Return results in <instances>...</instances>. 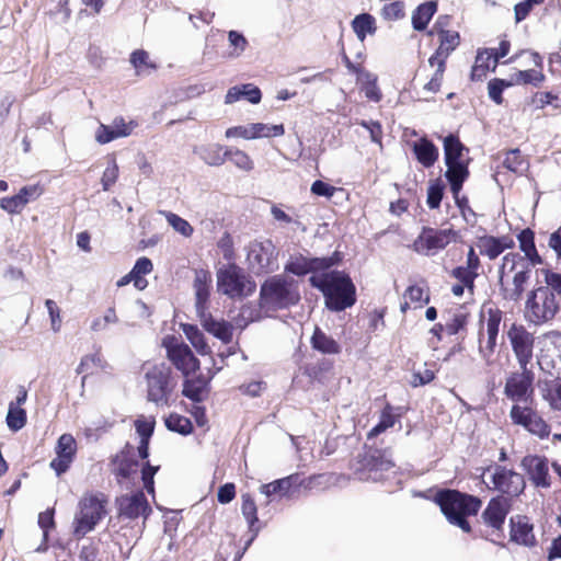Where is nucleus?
<instances>
[{
	"label": "nucleus",
	"mask_w": 561,
	"mask_h": 561,
	"mask_svg": "<svg viewBox=\"0 0 561 561\" xmlns=\"http://www.w3.org/2000/svg\"><path fill=\"white\" fill-rule=\"evenodd\" d=\"M193 152L206 164L211 167H219L224 164L227 159L226 149L218 144L196 146Z\"/></svg>",
	"instance_id": "29"
},
{
	"label": "nucleus",
	"mask_w": 561,
	"mask_h": 561,
	"mask_svg": "<svg viewBox=\"0 0 561 561\" xmlns=\"http://www.w3.org/2000/svg\"><path fill=\"white\" fill-rule=\"evenodd\" d=\"M436 503L439 505L442 513L446 516L447 520L458 526L465 533L471 530L466 517L476 515L481 507V500L460 493L455 490H444L436 494Z\"/></svg>",
	"instance_id": "3"
},
{
	"label": "nucleus",
	"mask_w": 561,
	"mask_h": 561,
	"mask_svg": "<svg viewBox=\"0 0 561 561\" xmlns=\"http://www.w3.org/2000/svg\"><path fill=\"white\" fill-rule=\"evenodd\" d=\"M56 458L50 461V468L57 476L65 473L75 459L77 453V442L71 434H62L55 448Z\"/></svg>",
	"instance_id": "18"
},
{
	"label": "nucleus",
	"mask_w": 561,
	"mask_h": 561,
	"mask_svg": "<svg viewBox=\"0 0 561 561\" xmlns=\"http://www.w3.org/2000/svg\"><path fill=\"white\" fill-rule=\"evenodd\" d=\"M513 80L516 83L533 84L534 87H539L545 80V75L540 70L536 69L519 70L515 72Z\"/></svg>",
	"instance_id": "50"
},
{
	"label": "nucleus",
	"mask_w": 561,
	"mask_h": 561,
	"mask_svg": "<svg viewBox=\"0 0 561 561\" xmlns=\"http://www.w3.org/2000/svg\"><path fill=\"white\" fill-rule=\"evenodd\" d=\"M511 540L526 547L536 543L533 525L527 517L517 515L511 518Z\"/></svg>",
	"instance_id": "26"
},
{
	"label": "nucleus",
	"mask_w": 561,
	"mask_h": 561,
	"mask_svg": "<svg viewBox=\"0 0 561 561\" xmlns=\"http://www.w3.org/2000/svg\"><path fill=\"white\" fill-rule=\"evenodd\" d=\"M165 426L168 430L182 435H187L193 430L191 420L176 413H172L165 419Z\"/></svg>",
	"instance_id": "46"
},
{
	"label": "nucleus",
	"mask_w": 561,
	"mask_h": 561,
	"mask_svg": "<svg viewBox=\"0 0 561 561\" xmlns=\"http://www.w3.org/2000/svg\"><path fill=\"white\" fill-rule=\"evenodd\" d=\"M134 127V122L126 123L124 118H115L111 125L101 124L99 126L95 139L99 144H107L117 138L129 136Z\"/></svg>",
	"instance_id": "24"
},
{
	"label": "nucleus",
	"mask_w": 561,
	"mask_h": 561,
	"mask_svg": "<svg viewBox=\"0 0 561 561\" xmlns=\"http://www.w3.org/2000/svg\"><path fill=\"white\" fill-rule=\"evenodd\" d=\"M228 41L231 49L228 51L229 58H238L243 51L247 49L248 41L247 38L237 31H230L228 33Z\"/></svg>",
	"instance_id": "49"
},
{
	"label": "nucleus",
	"mask_w": 561,
	"mask_h": 561,
	"mask_svg": "<svg viewBox=\"0 0 561 561\" xmlns=\"http://www.w3.org/2000/svg\"><path fill=\"white\" fill-rule=\"evenodd\" d=\"M436 2L433 1L419 5L412 14V24L414 30L423 31L436 12Z\"/></svg>",
	"instance_id": "40"
},
{
	"label": "nucleus",
	"mask_w": 561,
	"mask_h": 561,
	"mask_svg": "<svg viewBox=\"0 0 561 561\" xmlns=\"http://www.w3.org/2000/svg\"><path fill=\"white\" fill-rule=\"evenodd\" d=\"M146 381L147 400L158 407L169 405L170 397L176 386L171 367L167 363L146 364L142 367Z\"/></svg>",
	"instance_id": "5"
},
{
	"label": "nucleus",
	"mask_w": 561,
	"mask_h": 561,
	"mask_svg": "<svg viewBox=\"0 0 561 561\" xmlns=\"http://www.w3.org/2000/svg\"><path fill=\"white\" fill-rule=\"evenodd\" d=\"M446 179L450 184V190L455 198L459 195L463 182L469 176L468 162L446 163Z\"/></svg>",
	"instance_id": "30"
},
{
	"label": "nucleus",
	"mask_w": 561,
	"mask_h": 561,
	"mask_svg": "<svg viewBox=\"0 0 561 561\" xmlns=\"http://www.w3.org/2000/svg\"><path fill=\"white\" fill-rule=\"evenodd\" d=\"M357 83L360 85V90L368 100L373 102H379L381 100L382 94L377 85V77L374 73H362L360 80L357 81Z\"/></svg>",
	"instance_id": "44"
},
{
	"label": "nucleus",
	"mask_w": 561,
	"mask_h": 561,
	"mask_svg": "<svg viewBox=\"0 0 561 561\" xmlns=\"http://www.w3.org/2000/svg\"><path fill=\"white\" fill-rule=\"evenodd\" d=\"M478 272L468 266H458L453 271V276L460 280L463 286L472 289Z\"/></svg>",
	"instance_id": "58"
},
{
	"label": "nucleus",
	"mask_w": 561,
	"mask_h": 561,
	"mask_svg": "<svg viewBox=\"0 0 561 561\" xmlns=\"http://www.w3.org/2000/svg\"><path fill=\"white\" fill-rule=\"evenodd\" d=\"M278 251L271 240L254 241L248 247L247 260L254 273H270L278 268Z\"/></svg>",
	"instance_id": "12"
},
{
	"label": "nucleus",
	"mask_w": 561,
	"mask_h": 561,
	"mask_svg": "<svg viewBox=\"0 0 561 561\" xmlns=\"http://www.w3.org/2000/svg\"><path fill=\"white\" fill-rule=\"evenodd\" d=\"M226 153L227 159L237 168L243 171H251L253 169V161L244 151L240 149H226Z\"/></svg>",
	"instance_id": "53"
},
{
	"label": "nucleus",
	"mask_w": 561,
	"mask_h": 561,
	"mask_svg": "<svg viewBox=\"0 0 561 561\" xmlns=\"http://www.w3.org/2000/svg\"><path fill=\"white\" fill-rule=\"evenodd\" d=\"M506 336L519 368L529 366L534 358L535 333L528 331L524 324L513 322L506 331Z\"/></svg>",
	"instance_id": "10"
},
{
	"label": "nucleus",
	"mask_w": 561,
	"mask_h": 561,
	"mask_svg": "<svg viewBox=\"0 0 561 561\" xmlns=\"http://www.w3.org/2000/svg\"><path fill=\"white\" fill-rule=\"evenodd\" d=\"M196 314L199 318L203 328L207 332L225 343L231 341L232 331L229 323L215 320L211 314L207 312V309H204L203 312H196Z\"/></svg>",
	"instance_id": "27"
},
{
	"label": "nucleus",
	"mask_w": 561,
	"mask_h": 561,
	"mask_svg": "<svg viewBox=\"0 0 561 561\" xmlns=\"http://www.w3.org/2000/svg\"><path fill=\"white\" fill-rule=\"evenodd\" d=\"M298 283L284 274L267 278L261 286L260 301L263 308L283 309L299 301Z\"/></svg>",
	"instance_id": "4"
},
{
	"label": "nucleus",
	"mask_w": 561,
	"mask_h": 561,
	"mask_svg": "<svg viewBox=\"0 0 561 561\" xmlns=\"http://www.w3.org/2000/svg\"><path fill=\"white\" fill-rule=\"evenodd\" d=\"M559 302L549 287H538L533 290L525 305V319L534 324H542L554 318Z\"/></svg>",
	"instance_id": "8"
},
{
	"label": "nucleus",
	"mask_w": 561,
	"mask_h": 561,
	"mask_svg": "<svg viewBox=\"0 0 561 561\" xmlns=\"http://www.w3.org/2000/svg\"><path fill=\"white\" fill-rule=\"evenodd\" d=\"M503 311L490 307L481 313L478 331V352L489 373L501 371L503 363L496 351Z\"/></svg>",
	"instance_id": "1"
},
{
	"label": "nucleus",
	"mask_w": 561,
	"mask_h": 561,
	"mask_svg": "<svg viewBox=\"0 0 561 561\" xmlns=\"http://www.w3.org/2000/svg\"><path fill=\"white\" fill-rule=\"evenodd\" d=\"M242 504H241V512L244 518L247 519L249 524V528L251 531H253V536L250 539V542L254 539V537L259 533V528L255 527V524L257 523V508L254 500L250 494H242Z\"/></svg>",
	"instance_id": "41"
},
{
	"label": "nucleus",
	"mask_w": 561,
	"mask_h": 561,
	"mask_svg": "<svg viewBox=\"0 0 561 561\" xmlns=\"http://www.w3.org/2000/svg\"><path fill=\"white\" fill-rule=\"evenodd\" d=\"M559 379L546 380L540 383L542 397L553 410H561V381Z\"/></svg>",
	"instance_id": "35"
},
{
	"label": "nucleus",
	"mask_w": 561,
	"mask_h": 561,
	"mask_svg": "<svg viewBox=\"0 0 561 561\" xmlns=\"http://www.w3.org/2000/svg\"><path fill=\"white\" fill-rule=\"evenodd\" d=\"M412 149H413L416 160L424 168L433 167L439 156L438 148L425 137L413 142Z\"/></svg>",
	"instance_id": "28"
},
{
	"label": "nucleus",
	"mask_w": 561,
	"mask_h": 561,
	"mask_svg": "<svg viewBox=\"0 0 561 561\" xmlns=\"http://www.w3.org/2000/svg\"><path fill=\"white\" fill-rule=\"evenodd\" d=\"M106 501L102 494H85L78 504L73 519V534L79 537L92 531L105 516Z\"/></svg>",
	"instance_id": "7"
},
{
	"label": "nucleus",
	"mask_w": 561,
	"mask_h": 561,
	"mask_svg": "<svg viewBox=\"0 0 561 561\" xmlns=\"http://www.w3.org/2000/svg\"><path fill=\"white\" fill-rule=\"evenodd\" d=\"M535 375L529 366L513 373L505 382L504 392L513 401H526L533 392Z\"/></svg>",
	"instance_id": "14"
},
{
	"label": "nucleus",
	"mask_w": 561,
	"mask_h": 561,
	"mask_svg": "<svg viewBox=\"0 0 561 561\" xmlns=\"http://www.w3.org/2000/svg\"><path fill=\"white\" fill-rule=\"evenodd\" d=\"M528 432L543 438L547 437L550 433L549 426L547 423L537 414L533 413L531 417L528 420V423L525 427Z\"/></svg>",
	"instance_id": "57"
},
{
	"label": "nucleus",
	"mask_w": 561,
	"mask_h": 561,
	"mask_svg": "<svg viewBox=\"0 0 561 561\" xmlns=\"http://www.w3.org/2000/svg\"><path fill=\"white\" fill-rule=\"evenodd\" d=\"M396 419L391 412V408L387 407L381 415L379 422L369 431L368 438H373L383 433L386 430L394 425Z\"/></svg>",
	"instance_id": "54"
},
{
	"label": "nucleus",
	"mask_w": 561,
	"mask_h": 561,
	"mask_svg": "<svg viewBox=\"0 0 561 561\" xmlns=\"http://www.w3.org/2000/svg\"><path fill=\"white\" fill-rule=\"evenodd\" d=\"M285 133L282 124L268 125L263 123H253L244 126H234L226 130L227 138L240 137L243 139H255L261 137H279Z\"/></svg>",
	"instance_id": "17"
},
{
	"label": "nucleus",
	"mask_w": 561,
	"mask_h": 561,
	"mask_svg": "<svg viewBox=\"0 0 561 561\" xmlns=\"http://www.w3.org/2000/svg\"><path fill=\"white\" fill-rule=\"evenodd\" d=\"M261 98L260 89L251 83H247L230 88L225 96V103L232 104L241 99H247L250 103L257 104Z\"/></svg>",
	"instance_id": "31"
},
{
	"label": "nucleus",
	"mask_w": 561,
	"mask_h": 561,
	"mask_svg": "<svg viewBox=\"0 0 561 561\" xmlns=\"http://www.w3.org/2000/svg\"><path fill=\"white\" fill-rule=\"evenodd\" d=\"M291 477L275 480L271 483L263 484L260 488L262 494L271 496L273 494H286L291 488Z\"/></svg>",
	"instance_id": "52"
},
{
	"label": "nucleus",
	"mask_w": 561,
	"mask_h": 561,
	"mask_svg": "<svg viewBox=\"0 0 561 561\" xmlns=\"http://www.w3.org/2000/svg\"><path fill=\"white\" fill-rule=\"evenodd\" d=\"M430 300L428 294L425 289L419 285H412L408 287L403 295V302L400 306L402 312H405L411 304L415 305V308H421L423 304H427Z\"/></svg>",
	"instance_id": "39"
},
{
	"label": "nucleus",
	"mask_w": 561,
	"mask_h": 561,
	"mask_svg": "<svg viewBox=\"0 0 561 561\" xmlns=\"http://www.w3.org/2000/svg\"><path fill=\"white\" fill-rule=\"evenodd\" d=\"M312 347L324 354H336L340 352L339 344L320 329H316L311 337Z\"/></svg>",
	"instance_id": "42"
},
{
	"label": "nucleus",
	"mask_w": 561,
	"mask_h": 561,
	"mask_svg": "<svg viewBox=\"0 0 561 561\" xmlns=\"http://www.w3.org/2000/svg\"><path fill=\"white\" fill-rule=\"evenodd\" d=\"M182 393L195 402H201L208 393V380L201 376L194 379H186Z\"/></svg>",
	"instance_id": "34"
},
{
	"label": "nucleus",
	"mask_w": 561,
	"mask_h": 561,
	"mask_svg": "<svg viewBox=\"0 0 561 561\" xmlns=\"http://www.w3.org/2000/svg\"><path fill=\"white\" fill-rule=\"evenodd\" d=\"M182 329L187 340L201 355L210 353V347L206 343L204 334L197 327L192 324H182Z\"/></svg>",
	"instance_id": "43"
},
{
	"label": "nucleus",
	"mask_w": 561,
	"mask_h": 561,
	"mask_svg": "<svg viewBox=\"0 0 561 561\" xmlns=\"http://www.w3.org/2000/svg\"><path fill=\"white\" fill-rule=\"evenodd\" d=\"M531 264L525 265L523 268H519L512 278V282L510 279L505 280L504 284H500L501 291L503 295V298L511 301H517L523 291L524 286L528 282L530 272H531Z\"/></svg>",
	"instance_id": "25"
},
{
	"label": "nucleus",
	"mask_w": 561,
	"mask_h": 561,
	"mask_svg": "<svg viewBox=\"0 0 561 561\" xmlns=\"http://www.w3.org/2000/svg\"><path fill=\"white\" fill-rule=\"evenodd\" d=\"M164 345L169 359L185 377L199 368L198 359L186 344L164 341Z\"/></svg>",
	"instance_id": "15"
},
{
	"label": "nucleus",
	"mask_w": 561,
	"mask_h": 561,
	"mask_svg": "<svg viewBox=\"0 0 561 561\" xmlns=\"http://www.w3.org/2000/svg\"><path fill=\"white\" fill-rule=\"evenodd\" d=\"M312 287L322 291L330 310L342 311L355 301V286L348 275L341 271H331L309 278Z\"/></svg>",
	"instance_id": "2"
},
{
	"label": "nucleus",
	"mask_w": 561,
	"mask_h": 561,
	"mask_svg": "<svg viewBox=\"0 0 561 561\" xmlns=\"http://www.w3.org/2000/svg\"><path fill=\"white\" fill-rule=\"evenodd\" d=\"M518 241L520 250L525 253V259L529 264L537 265L541 263V259L537 253L535 242H534V232L529 229L523 230L518 234Z\"/></svg>",
	"instance_id": "38"
},
{
	"label": "nucleus",
	"mask_w": 561,
	"mask_h": 561,
	"mask_svg": "<svg viewBox=\"0 0 561 561\" xmlns=\"http://www.w3.org/2000/svg\"><path fill=\"white\" fill-rule=\"evenodd\" d=\"M468 316L465 312H457L445 324V331L449 335L459 333L467 324Z\"/></svg>",
	"instance_id": "61"
},
{
	"label": "nucleus",
	"mask_w": 561,
	"mask_h": 561,
	"mask_svg": "<svg viewBox=\"0 0 561 561\" xmlns=\"http://www.w3.org/2000/svg\"><path fill=\"white\" fill-rule=\"evenodd\" d=\"M118 322V317L116 314L114 307H108L102 317L95 318L90 325L92 332H101L107 329L110 324H115Z\"/></svg>",
	"instance_id": "51"
},
{
	"label": "nucleus",
	"mask_w": 561,
	"mask_h": 561,
	"mask_svg": "<svg viewBox=\"0 0 561 561\" xmlns=\"http://www.w3.org/2000/svg\"><path fill=\"white\" fill-rule=\"evenodd\" d=\"M149 55L145 50H135L130 56V62L138 73L145 72L147 69L154 68L153 65L148 62Z\"/></svg>",
	"instance_id": "62"
},
{
	"label": "nucleus",
	"mask_w": 561,
	"mask_h": 561,
	"mask_svg": "<svg viewBox=\"0 0 561 561\" xmlns=\"http://www.w3.org/2000/svg\"><path fill=\"white\" fill-rule=\"evenodd\" d=\"M119 515L134 519L139 516H147L151 508L142 492L122 495L117 499Z\"/></svg>",
	"instance_id": "19"
},
{
	"label": "nucleus",
	"mask_w": 561,
	"mask_h": 561,
	"mask_svg": "<svg viewBox=\"0 0 561 561\" xmlns=\"http://www.w3.org/2000/svg\"><path fill=\"white\" fill-rule=\"evenodd\" d=\"M0 207L8 214H20L24 209V199L16 194L0 199Z\"/></svg>",
	"instance_id": "60"
},
{
	"label": "nucleus",
	"mask_w": 561,
	"mask_h": 561,
	"mask_svg": "<svg viewBox=\"0 0 561 561\" xmlns=\"http://www.w3.org/2000/svg\"><path fill=\"white\" fill-rule=\"evenodd\" d=\"M510 82H505L501 79H495L489 82L488 90H489V96L496 103L502 104V92L504 88L510 87Z\"/></svg>",
	"instance_id": "64"
},
{
	"label": "nucleus",
	"mask_w": 561,
	"mask_h": 561,
	"mask_svg": "<svg viewBox=\"0 0 561 561\" xmlns=\"http://www.w3.org/2000/svg\"><path fill=\"white\" fill-rule=\"evenodd\" d=\"M482 480L488 489L510 496H518L525 489V480L520 473L499 465L486 468Z\"/></svg>",
	"instance_id": "9"
},
{
	"label": "nucleus",
	"mask_w": 561,
	"mask_h": 561,
	"mask_svg": "<svg viewBox=\"0 0 561 561\" xmlns=\"http://www.w3.org/2000/svg\"><path fill=\"white\" fill-rule=\"evenodd\" d=\"M503 165L513 172H519L523 170L524 159L518 149H513L506 152L503 160Z\"/></svg>",
	"instance_id": "59"
},
{
	"label": "nucleus",
	"mask_w": 561,
	"mask_h": 561,
	"mask_svg": "<svg viewBox=\"0 0 561 561\" xmlns=\"http://www.w3.org/2000/svg\"><path fill=\"white\" fill-rule=\"evenodd\" d=\"M152 268H153L152 262L146 256L139 257L136 261V263L130 272L133 273L134 278H136L135 287L137 289L142 290L147 287L148 282L145 278H142V275L150 274L152 272Z\"/></svg>",
	"instance_id": "45"
},
{
	"label": "nucleus",
	"mask_w": 561,
	"mask_h": 561,
	"mask_svg": "<svg viewBox=\"0 0 561 561\" xmlns=\"http://www.w3.org/2000/svg\"><path fill=\"white\" fill-rule=\"evenodd\" d=\"M161 214L165 217L168 224L183 237L188 238L193 234L194 229L187 220L171 211H161Z\"/></svg>",
	"instance_id": "48"
},
{
	"label": "nucleus",
	"mask_w": 561,
	"mask_h": 561,
	"mask_svg": "<svg viewBox=\"0 0 561 561\" xmlns=\"http://www.w3.org/2000/svg\"><path fill=\"white\" fill-rule=\"evenodd\" d=\"M529 262L518 253H507L502 259L499 271V283L504 284L511 275H514L519 268H523Z\"/></svg>",
	"instance_id": "32"
},
{
	"label": "nucleus",
	"mask_w": 561,
	"mask_h": 561,
	"mask_svg": "<svg viewBox=\"0 0 561 561\" xmlns=\"http://www.w3.org/2000/svg\"><path fill=\"white\" fill-rule=\"evenodd\" d=\"M459 34L455 31L439 32V46L433 56L447 60L451 51L459 45Z\"/></svg>",
	"instance_id": "37"
},
{
	"label": "nucleus",
	"mask_w": 561,
	"mask_h": 561,
	"mask_svg": "<svg viewBox=\"0 0 561 561\" xmlns=\"http://www.w3.org/2000/svg\"><path fill=\"white\" fill-rule=\"evenodd\" d=\"M382 19L387 21H397L405 15L404 3L401 1H392L386 3L380 12Z\"/></svg>",
	"instance_id": "55"
},
{
	"label": "nucleus",
	"mask_w": 561,
	"mask_h": 561,
	"mask_svg": "<svg viewBox=\"0 0 561 561\" xmlns=\"http://www.w3.org/2000/svg\"><path fill=\"white\" fill-rule=\"evenodd\" d=\"M508 512V501L505 497L497 496L490 500L486 508L482 513V518L488 526L500 530L504 525Z\"/></svg>",
	"instance_id": "21"
},
{
	"label": "nucleus",
	"mask_w": 561,
	"mask_h": 561,
	"mask_svg": "<svg viewBox=\"0 0 561 561\" xmlns=\"http://www.w3.org/2000/svg\"><path fill=\"white\" fill-rule=\"evenodd\" d=\"M537 365L542 373L554 379L560 378L561 371L557 368L553 358L549 354L540 352V354L537 355Z\"/></svg>",
	"instance_id": "56"
},
{
	"label": "nucleus",
	"mask_w": 561,
	"mask_h": 561,
	"mask_svg": "<svg viewBox=\"0 0 561 561\" xmlns=\"http://www.w3.org/2000/svg\"><path fill=\"white\" fill-rule=\"evenodd\" d=\"M445 163L468 162L463 158V152L468 149L460 142L459 138L455 135H448L443 140Z\"/></svg>",
	"instance_id": "33"
},
{
	"label": "nucleus",
	"mask_w": 561,
	"mask_h": 561,
	"mask_svg": "<svg viewBox=\"0 0 561 561\" xmlns=\"http://www.w3.org/2000/svg\"><path fill=\"white\" fill-rule=\"evenodd\" d=\"M112 467V472L119 484H122L124 480L134 479L139 468V463L135 459L134 447L126 444L125 447L113 457Z\"/></svg>",
	"instance_id": "16"
},
{
	"label": "nucleus",
	"mask_w": 561,
	"mask_h": 561,
	"mask_svg": "<svg viewBox=\"0 0 561 561\" xmlns=\"http://www.w3.org/2000/svg\"><path fill=\"white\" fill-rule=\"evenodd\" d=\"M522 466L529 476L530 481L537 488H549L550 476L548 460L540 456H526L522 460Z\"/></svg>",
	"instance_id": "20"
},
{
	"label": "nucleus",
	"mask_w": 561,
	"mask_h": 561,
	"mask_svg": "<svg viewBox=\"0 0 561 561\" xmlns=\"http://www.w3.org/2000/svg\"><path fill=\"white\" fill-rule=\"evenodd\" d=\"M513 247L514 241L508 236H482L478 238L477 241V248L479 249L480 254L489 257L490 260H495L505 250L511 249Z\"/></svg>",
	"instance_id": "23"
},
{
	"label": "nucleus",
	"mask_w": 561,
	"mask_h": 561,
	"mask_svg": "<svg viewBox=\"0 0 561 561\" xmlns=\"http://www.w3.org/2000/svg\"><path fill=\"white\" fill-rule=\"evenodd\" d=\"M211 283L213 277L209 271L204 268L195 270L193 288L195 294L196 312H203L204 309H207Z\"/></svg>",
	"instance_id": "22"
},
{
	"label": "nucleus",
	"mask_w": 561,
	"mask_h": 561,
	"mask_svg": "<svg viewBox=\"0 0 561 561\" xmlns=\"http://www.w3.org/2000/svg\"><path fill=\"white\" fill-rule=\"evenodd\" d=\"M216 277L217 290L229 298H244L255 290V283L234 263L219 268Z\"/></svg>",
	"instance_id": "6"
},
{
	"label": "nucleus",
	"mask_w": 561,
	"mask_h": 561,
	"mask_svg": "<svg viewBox=\"0 0 561 561\" xmlns=\"http://www.w3.org/2000/svg\"><path fill=\"white\" fill-rule=\"evenodd\" d=\"M534 411L526 407L513 405L511 410V419L515 424L526 427L528 420L531 417Z\"/></svg>",
	"instance_id": "63"
},
{
	"label": "nucleus",
	"mask_w": 561,
	"mask_h": 561,
	"mask_svg": "<svg viewBox=\"0 0 561 561\" xmlns=\"http://www.w3.org/2000/svg\"><path fill=\"white\" fill-rule=\"evenodd\" d=\"M335 264V260L333 257H306L302 254H293L289 256L288 261L285 264V272L297 275L305 276L308 273H316L319 271H325Z\"/></svg>",
	"instance_id": "13"
},
{
	"label": "nucleus",
	"mask_w": 561,
	"mask_h": 561,
	"mask_svg": "<svg viewBox=\"0 0 561 561\" xmlns=\"http://www.w3.org/2000/svg\"><path fill=\"white\" fill-rule=\"evenodd\" d=\"M458 232L451 228L435 229L423 227L421 233L413 242V250L422 255L433 256L456 241Z\"/></svg>",
	"instance_id": "11"
},
{
	"label": "nucleus",
	"mask_w": 561,
	"mask_h": 561,
	"mask_svg": "<svg viewBox=\"0 0 561 561\" xmlns=\"http://www.w3.org/2000/svg\"><path fill=\"white\" fill-rule=\"evenodd\" d=\"M26 411L23 408L9 405L5 422L12 432H18L26 424Z\"/></svg>",
	"instance_id": "47"
},
{
	"label": "nucleus",
	"mask_w": 561,
	"mask_h": 561,
	"mask_svg": "<svg viewBox=\"0 0 561 561\" xmlns=\"http://www.w3.org/2000/svg\"><path fill=\"white\" fill-rule=\"evenodd\" d=\"M352 27L360 42H364L368 34H375L377 30L375 18L368 13L356 15L352 22Z\"/></svg>",
	"instance_id": "36"
}]
</instances>
